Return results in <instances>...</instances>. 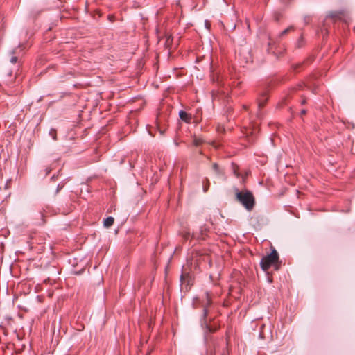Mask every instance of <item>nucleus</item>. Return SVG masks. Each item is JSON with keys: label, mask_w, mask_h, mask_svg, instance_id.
<instances>
[{"label": "nucleus", "mask_w": 355, "mask_h": 355, "mask_svg": "<svg viewBox=\"0 0 355 355\" xmlns=\"http://www.w3.org/2000/svg\"><path fill=\"white\" fill-rule=\"evenodd\" d=\"M267 101V97L265 94H263L262 96H261L258 100V107L259 109H261L263 107Z\"/></svg>", "instance_id": "6"}, {"label": "nucleus", "mask_w": 355, "mask_h": 355, "mask_svg": "<svg viewBox=\"0 0 355 355\" xmlns=\"http://www.w3.org/2000/svg\"><path fill=\"white\" fill-rule=\"evenodd\" d=\"M207 309L205 308L204 309V316L205 317L207 315Z\"/></svg>", "instance_id": "19"}, {"label": "nucleus", "mask_w": 355, "mask_h": 355, "mask_svg": "<svg viewBox=\"0 0 355 355\" xmlns=\"http://www.w3.org/2000/svg\"><path fill=\"white\" fill-rule=\"evenodd\" d=\"M202 143L201 140L200 139H194L193 140V144L195 146H199Z\"/></svg>", "instance_id": "12"}, {"label": "nucleus", "mask_w": 355, "mask_h": 355, "mask_svg": "<svg viewBox=\"0 0 355 355\" xmlns=\"http://www.w3.org/2000/svg\"><path fill=\"white\" fill-rule=\"evenodd\" d=\"M50 172V169L46 170V174H48Z\"/></svg>", "instance_id": "24"}, {"label": "nucleus", "mask_w": 355, "mask_h": 355, "mask_svg": "<svg viewBox=\"0 0 355 355\" xmlns=\"http://www.w3.org/2000/svg\"><path fill=\"white\" fill-rule=\"evenodd\" d=\"M210 182L208 178H205L203 181V191L207 192L209 188Z\"/></svg>", "instance_id": "8"}, {"label": "nucleus", "mask_w": 355, "mask_h": 355, "mask_svg": "<svg viewBox=\"0 0 355 355\" xmlns=\"http://www.w3.org/2000/svg\"><path fill=\"white\" fill-rule=\"evenodd\" d=\"M17 49H14V50H12V51L10 52V54H11V55H14V54H15V53H17Z\"/></svg>", "instance_id": "17"}, {"label": "nucleus", "mask_w": 355, "mask_h": 355, "mask_svg": "<svg viewBox=\"0 0 355 355\" xmlns=\"http://www.w3.org/2000/svg\"><path fill=\"white\" fill-rule=\"evenodd\" d=\"M304 20H305V22H306V23H308V22H309V17H305V18H304Z\"/></svg>", "instance_id": "20"}, {"label": "nucleus", "mask_w": 355, "mask_h": 355, "mask_svg": "<svg viewBox=\"0 0 355 355\" xmlns=\"http://www.w3.org/2000/svg\"><path fill=\"white\" fill-rule=\"evenodd\" d=\"M62 188V186H60V184L58 185L57 187V189H56V193H58L59 191Z\"/></svg>", "instance_id": "15"}, {"label": "nucleus", "mask_w": 355, "mask_h": 355, "mask_svg": "<svg viewBox=\"0 0 355 355\" xmlns=\"http://www.w3.org/2000/svg\"><path fill=\"white\" fill-rule=\"evenodd\" d=\"M114 219L113 217L110 216L105 219L103 225L105 227H110L114 224Z\"/></svg>", "instance_id": "5"}, {"label": "nucleus", "mask_w": 355, "mask_h": 355, "mask_svg": "<svg viewBox=\"0 0 355 355\" xmlns=\"http://www.w3.org/2000/svg\"><path fill=\"white\" fill-rule=\"evenodd\" d=\"M293 26H290L287 28H286L285 30H284L283 31H282L279 34V37H282V36H284V35L287 34L291 30H293Z\"/></svg>", "instance_id": "9"}, {"label": "nucleus", "mask_w": 355, "mask_h": 355, "mask_svg": "<svg viewBox=\"0 0 355 355\" xmlns=\"http://www.w3.org/2000/svg\"><path fill=\"white\" fill-rule=\"evenodd\" d=\"M17 61H18V58H17V56H15V55H12V57L10 59V62L12 64H16L17 62Z\"/></svg>", "instance_id": "11"}, {"label": "nucleus", "mask_w": 355, "mask_h": 355, "mask_svg": "<svg viewBox=\"0 0 355 355\" xmlns=\"http://www.w3.org/2000/svg\"><path fill=\"white\" fill-rule=\"evenodd\" d=\"M207 304H209L211 303V300L209 299V297L207 293Z\"/></svg>", "instance_id": "18"}, {"label": "nucleus", "mask_w": 355, "mask_h": 355, "mask_svg": "<svg viewBox=\"0 0 355 355\" xmlns=\"http://www.w3.org/2000/svg\"><path fill=\"white\" fill-rule=\"evenodd\" d=\"M212 168L217 175H221L223 174V170L219 167V166L216 163H214L213 164Z\"/></svg>", "instance_id": "7"}, {"label": "nucleus", "mask_w": 355, "mask_h": 355, "mask_svg": "<svg viewBox=\"0 0 355 355\" xmlns=\"http://www.w3.org/2000/svg\"><path fill=\"white\" fill-rule=\"evenodd\" d=\"M49 135L51 136L53 139L56 140V130L55 129H51L49 131Z\"/></svg>", "instance_id": "10"}, {"label": "nucleus", "mask_w": 355, "mask_h": 355, "mask_svg": "<svg viewBox=\"0 0 355 355\" xmlns=\"http://www.w3.org/2000/svg\"><path fill=\"white\" fill-rule=\"evenodd\" d=\"M302 104H304L305 103V100H303L302 102Z\"/></svg>", "instance_id": "25"}, {"label": "nucleus", "mask_w": 355, "mask_h": 355, "mask_svg": "<svg viewBox=\"0 0 355 355\" xmlns=\"http://www.w3.org/2000/svg\"><path fill=\"white\" fill-rule=\"evenodd\" d=\"M179 116L181 119V120L184 121L186 123H190L191 120V116L183 110H180L179 112Z\"/></svg>", "instance_id": "4"}, {"label": "nucleus", "mask_w": 355, "mask_h": 355, "mask_svg": "<svg viewBox=\"0 0 355 355\" xmlns=\"http://www.w3.org/2000/svg\"><path fill=\"white\" fill-rule=\"evenodd\" d=\"M208 232V227L206 225L200 227L199 232H193L191 237L196 239H205Z\"/></svg>", "instance_id": "3"}, {"label": "nucleus", "mask_w": 355, "mask_h": 355, "mask_svg": "<svg viewBox=\"0 0 355 355\" xmlns=\"http://www.w3.org/2000/svg\"><path fill=\"white\" fill-rule=\"evenodd\" d=\"M261 112H259L257 113V117H258V118H260V117H261Z\"/></svg>", "instance_id": "22"}, {"label": "nucleus", "mask_w": 355, "mask_h": 355, "mask_svg": "<svg viewBox=\"0 0 355 355\" xmlns=\"http://www.w3.org/2000/svg\"><path fill=\"white\" fill-rule=\"evenodd\" d=\"M336 16H337L336 13H334V12H330L327 15V17H331V18L336 17Z\"/></svg>", "instance_id": "13"}, {"label": "nucleus", "mask_w": 355, "mask_h": 355, "mask_svg": "<svg viewBox=\"0 0 355 355\" xmlns=\"http://www.w3.org/2000/svg\"><path fill=\"white\" fill-rule=\"evenodd\" d=\"M259 337H260L261 338H263V334H262V333H260V334H259Z\"/></svg>", "instance_id": "23"}, {"label": "nucleus", "mask_w": 355, "mask_h": 355, "mask_svg": "<svg viewBox=\"0 0 355 355\" xmlns=\"http://www.w3.org/2000/svg\"><path fill=\"white\" fill-rule=\"evenodd\" d=\"M184 281V276L183 275H181V276H180V282L182 283H183Z\"/></svg>", "instance_id": "16"}, {"label": "nucleus", "mask_w": 355, "mask_h": 355, "mask_svg": "<svg viewBox=\"0 0 355 355\" xmlns=\"http://www.w3.org/2000/svg\"><path fill=\"white\" fill-rule=\"evenodd\" d=\"M236 200L239 202L246 210L250 211L255 205V199L252 193L247 189L239 191L238 188L234 189Z\"/></svg>", "instance_id": "1"}, {"label": "nucleus", "mask_w": 355, "mask_h": 355, "mask_svg": "<svg viewBox=\"0 0 355 355\" xmlns=\"http://www.w3.org/2000/svg\"><path fill=\"white\" fill-rule=\"evenodd\" d=\"M279 259V255L275 250H273L271 253L266 257H263L260 261V266L264 271L268 270L270 266L275 263Z\"/></svg>", "instance_id": "2"}, {"label": "nucleus", "mask_w": 355, "mask_h": 355, "mask_svg": "<svg viewBox=\"0 0 355 355\" xmlns=\"http://www.w3.org/2000/svg\"><path fill=\"white\" fill-rule=\"evenodd\" d=\"M306 111L305 110H302L301 111V114H306Z\"/></svg>", "instance_id": "21"}, {"label": "nucleus", "mask_w": 355, "mask_h": 355, "mask_svg": "<svg viewBox=\"0 0 355 355\" xmlns=\"http://www.w3.org/2000/svg\"><path fill=\"white\" fill-rule=\"evenodd\" d=\"M190 232H187L185 233V234L184 235V237L185 239H189V238L190 237Z\"/></svg>", "instance_id": "14"}]
</instances>
